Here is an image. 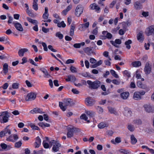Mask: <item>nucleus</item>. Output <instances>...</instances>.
<instances>
[{"instance_id":"35","label":"nucleus","mask_w":154,"mask_h":154,"mask_svg":"<svg viewBox=\"0 0 154 154\" xmlns=\"http://www.w3.org/2000/svg\"><path fill=\"white\" fill-rule=\"evenodd\" d=\"M8 126H7L3 130L5 135L7 134L10 135L11 134V131L8 128Z\"/></svg>"},{"instance_id":"21","label":"nucleus","mask_w":154,"mask_h":154,"mask_svg":"<svg viewBox=\"0 0 154 154\" xmlns=\"http://www.w3.org/2000/svg\"><path fill=\"white\" fill-rule=\"evenodd\" d=\"M129 93L128 92H123L121 94V97L123 99H126L128 97Z\"/></svg>"},{"instance_id":"41","label":"nucleus","mask_w":154,"mask_h":154,"mask_svg":"<svg viewBox=\"0 0 154 154\" xmlns=\"http://www.w3.org/2000/svg\"><path fill=\"white\" fill-rule=\"evenodd\" d=\"M133 123L134 124H137V125H140L142 123V122L139 119H136L133 121Z\"/></svg>"},{"instance_id":"13","label":"nucleus","mask_w":154,"mask_h":154,"mask_svg":"<svg viewBox=\"0 0 154 154\" xmlns=\"http://www.w3.org/2000/svg\"><path fill=\"white\" fill-rule=\"evenodd\" d=\"M93 47H86L84 49V51L88 55L90 56L92 54L94 53Z\"/></svg>"},{"instance_id":"34","label":"nucleus","mask_w":154,"mask_h":154,"mask_svg":"<svg viewBox=\"0 0 154 154\" xmlns=\"http://www.w3.org/2000/svg\"><path fill=\"white\" fill-rule=\"evenodd\" d=\"M137 85L139 87L143 89H145L146 87L144 85H143L141 82L140 81H138L137 83Z\"/></svg>"},{"instance_id":"47","label":"nucleus","mask_w":154,"mask_h":154,"mask_svg":"<svg viewBox=\"0 0 154 154\" xmlns=\"http://www.w3.org/2000/svg\"><path fill=\"white\" fill-rule=\"evenodd\" d=\"M70 70L72 72L76 73L77 72V68L73 66L70 67Z\"/></svg>"},{"instance_id":"44","label":"nucleus","mask_w":154,"mask_h":154,"mask_svg":"<svg viewBox=\"0 0 154 154\" xmlns=\"http://www.w3.org/2000/svg\"><path fill=\"white\" fill-rule=\"evenodd\" d=\"M37 2L33 1V8L35 11H37L38 9V6L37 4Z\"/></svg>"},{"instance_id":"7","label":"nucleus","mask_w":154,"mask_h":154,"mask_svg":"<svg viewBox=\"0 0 154 154\" xmlns=\"http://www.w3.org/2000/svg\"><path fill=\"white\" fill-rule=\"evenodd\" d=\"M36 94L34 93H29L26 97L25 100L26 101H31L34 100L36 97Z\"/></svg>"},{"instance_id":"22","label":"nucleus","mask_w":154,"mask_h":154,"mask_svg":"<svg viewBox=\"0 0 154 154\" xmlns=\"http://www.w3.org/2000/svg\"><path fill=\"white\" fill-rule=\"evenodd\" d=\"M143 32L140 31L137 35V39L139 41H143Z\"/></svg>"},{"instance_id":"15","label":"nucleus","mask_w":154,"mask_h":154,"mask_svg":"<svg viewBox=\"0 0 154 154\" xmlns=\"http://www.w3.org/2000/svg\"><path fill=\"white\" fill-rule=\"evenodd\" d=\"M13 23L14 24V26L16 29L21 32L23 31V29L21 25L19 23H15L13 22Z\"/></svg>"},{"instance_id":"27","label":"nucleus","mask_w":154,"mask_h":154,"mask_svg":"<svg viewBox=\"0 0 154 154\" xmlns=\"http://www.w3.org/2000/svg\"><path fill=\"white\" fill-rule=\"evenodd\" d=\"M121 138L120 137H117L116 138L115 140L113 139L111 140V142L113 144L118 143L121 142Z\"/></svg>"},{"instance_id":"32","label":"nucleus","mask_w":154,"mask_h":154,"mask_svg":"<svg viewBox=\"0 0 154 154\" xmlns=\"http://www.w3.org/2000/svg\"><path fill=\"white\" fill-rule=\"evenodd\" d=\"M131 64L134 67H137L141 66V63L139 61H136L132 63Z\"/></svg>"},{"instance_id":"26","label":"nucleus","mask_w":154,"mask_h":154,"mask_svg":"<svg viewBox=\"0 0 154 154\" xmlns=\"http://www.w3.org/2000/svg\"><path fill=\"white\" fill-rule=\"evenodd\" d=\"M130 139L131 143L132 144L134 145L136 143L137 140L133 134H132L130 136Z\"/></svg>"},{"instance_id":"60","label":"nucleus","mask_w":154,"mask_h":154,"mask_svg":"<svg viewBox=\"0 0 154 154\" xmlns=\"http://www.w3.org/2000/svg\"><path fill=\"white\" fill-rule=\"evenodd\" d=\"M136 76L137 79H140L141 78V76L140 74L139 73L138 71H137L136 72Z\"/></svg>"},{"instance_id":"63","label":"nucleus","mask_w":154,"mask_h":154,"mask_svg":"<svg viewBox=\"0 0 154 154\" xmlns=\"http://www.w3.org/2000/svg\"><path fill=\"white\" fill-rule=\"evenodd\" d=\"M1 146L2 148L4 149H6L7 147V145L6 144L4 143H1Z\"/></svg>"},{"instance_id":"57","label":"nucleus","mask_w":154,"mask_h":154,"mask_svg":"<svg viewBox=\"0 0 154 154\" xmlns=\"http://www.w3.org/2000/svg\"><path fill=\"white\" fill-rule=\"evenodd\" d=\"M9 18V20L8 21V23H12V21L13 20V18L12 17L8 15V16Z\"/></svg>"},{"instance_id":"16","label":"nucleus","mask_w":154,"mask_h":154,"mask_svg":"<svg viewBox=\"0 0 154 154\" xmlns=\"http://www.w3.org/2000/svg\"><path fill=\"white\" fill-rule=\"evenodd\" d=\"M30 112L32 114L37 113H40L42 114L44 113V112H42V111L41 109L38 108H36L33 109L32 110L30 111Z\"/></svg>"},{"instance_id":"53","label":"nucleus","mask_w":154,"mask_h":154,"mask_svg":"<svg viewBox=\"0 0 154 154\" xmlns=\"http://www.w3.org/2000/svg\"><path fill=\"white\" fill-rule=\"evenodd\" d=\"M13 137V135H10L9 137L7 138L6 139L7 140L11 141L13 142H14L15 140H13V139L12 138Z\"/></svg>"},{"instance_id":"50","label":"nucleus","mask_w":154,"mask_h":154,"mask_svg":"<svg viewBox=\"0 0 154 154\" xmlns=\"http://www.w3.org/2000/svg\"><path fill=\"white\" fill-rule=\"evenodd\" d=\"M30 126L33 129L38 130H40L39 128L38 127L35 126L33 124H31L30 125Z\"/></svg>"},{"instance_id":"55","label":"nucleus","mask_w":154,"mask_h":154,"mask_svg":"<svg viewBox=\"0 0 154 154\" xmlns=\"http://www.w3.org/2000/svg\"><path fill=\"white\" fill-rule=\"evenodd\" d=\"M112 82L114 84L119 85L120 84V82L116 79H113L112 80Z\"/></svg>"},{"instance_id":"58","label":"nucleus","mask_w":154,"mask_h":154,"mask_svg":"<svg viewBox=\"0 0 154 154\" xmlns=\"http://www.w3.org/2000/svg\"><path fill=\"white\" fill-rule=\"evenodd\" d=\"M48 48L49 49L53 52H56L57 51L53 48V46L51 45H49L48 46Z\"/></svg>"},{"instance_id":"31","label":"nucleus","mask_w":154,"mask_h":154,"mask_svg":"<svg viewBox=\"0 0 154 154\" xmlns=\"http://www.w3.org/2000/svg\"><path fill=\"white\" fill-rule=\"evenodd\" d=\"M40 70L44 74V77H48V76H50L48 72L46 69L44 68H41Z\"/></svg>"},{"instance_id":"4","label":"nucleus","mask_w":154,"mask_h":154,"mask_svg":"<svg viewBox=\"0 0 154 154\" xmlns=\"http://www.w3.org/2000/svg\"><path fill=\"white\" fill-rule=\"evenodd\" d=\"M67 135L68 138H71L72 137L74 132H79L80 131V130L79 129L74 127H68L67 128Z\"/></svg>"},{"instance_id":"18","label":"nucleus","mask_w":154,"mask_h":154,"mask_svg":"<svg viewBox=\"0 0 154 154\" xmlns=\"http://www.w3.org/2000/svg\"><path fill=\"white\" fill-rule=\"evenodd\" d=\"M67 78L66 79L67 82H74L76 80V78L73 75H70L67 76Z\"/></svg>"},{"instance_id":"43","label":"nucleus","mask_w":154,"mask_h":154,"mask_svg":"<svg viewBox=\"0 0 154 154\" xmlns=\"http://www.w3.org/2000/svg\"><path fill=\"white\" fill-rule=\"evenodd\" d=\"M110 72L111 74L114 77L116 78H118L119 77V76L117 74L115 71L113 70H111L110 71Z\"/></svg>"},{"instance_id":"23","label":"nucleus","mask_w":154,"mask_h":154,"mask_svg":"<svg viewBox=\"0 0 154 154\" xmlns=\"http://www.w3.org/2000/svg\"><path fill=\"white\" fill-rule=\"evenodd\" d=\"M133 98L136 100H138L141 99V97L140 96L138 92H136L134 93Z\"/></svg>"},{"instance_id":"12","label":"nucleus","mask_w":154,"mask_h":154,"mask_svg":"<svg viewBox=\"0 0 154 154\" xmlns=\"http://www.w3.org/2000/svg\"><path fill=\"white\" fill-rule=\"evenodd\" d=\"M134 8L135 10H140L143 8L142 4L140 1L134 2Z\"/></svg>"},{"instance_id":"52","label":"nucleus","mask_w":154,"mask_h":154,"mask_svg":"<svg viewBox=\"0 0 154 154\" xmlns=\"http://www.w3.org/2000/svg\"><path fill=\"white\" fill-rule=\"evenodd\" d=\"M19 84L17 83H14L12 84V88L13 89H17L19 88Z\"/></svg>"},{"instance_id":"10","label":"nucleus","mask_w":154,"mask_h":154,"mask_svg":"<svg viewBox=\"0 0 154 154\" xmlns=\"http://www.w3.org/2000/svg\"><path fill=\"white\" fill-rule=\"evenodd\" d=\"M95 102V100L90 97L86 98L85 100L86 104L89 106H92L94 104Z\"/></svg>"},{"instance_id":"14","label":"nucleus","mask_w":154,"mask_h":154,"mask_svg":"<svg viewBox=\"0 0 154 154\" xmlns=\"http://www.w3.org/2000/svg\"><path fill=\"white\" fill-rule=\"evenodd\" d=\"M90 7L92 10H95V11L99 13L100 12V8L95 3H93L90 5Z\"/></svg>"},{"instance_id":"54","label":"nucleus","mask_w":154,"mask_h":154,"mask_svg":"<svg viewBox=\"0 0 154 154\" xmlns=\"http://www.w3.org/2000/svg\"><path fill=\"white\" fill-rule=\"evenodd\" d=\"M42 45L43 47L44 50L45 51H47L48 49L46 44L45 42H42Z\"/></svg>"},{"instance_id":"20","label":"nucleus","mask_w":154,"mask_h":154,"mask_svg":"<svg viewBox=\"0 0 154 154\" xmlns=\"http://www.w3.org/2000/svg\"><path fill=\"white\" fill-rule=\"evenodd\" d=\"M132 112L131 110L128 108H126L124 112V114L125 116L129 117L131 116Z\"/></svg>"},{"instance_id":"39","label":"nucleus","mask_w":154,"mask_h":154,"mask_svg":"<svg viewBox=\"0 0 154 154\" xmlns=\"http://www.w3.org/2000/svg\"><path fill=\"white\" fill-rule=\"evenodd\" d=\"M127 128L128 130L131 132H133L135 129L134 125L131 124H129L127 126Z\"/></svg>"},{"instance_id":"40","label":"nucleus","mask_w":154,"mask_h":154,"mask_svg":"<svg viewBox=\"0 0 154 154\" xmlns=\"http://www.w3.org/2000/svg\"><path fill=\"white\" fill-rule=\"evenodd\" d=\"M8 65L6 63H5L3 65V71L5 74L7 73L8 72Z\"/></svg>"},{"instance_id":"1","label":"nucleus","mask_w":154,"mask_h":154,"mask_svg":"<svg viewBox=\"0 0 154 154\" xmlns=\"http://www.w3.org/2000/svg\"><path fill=\"white\" fill-rule=\"evenodd\" d=\"M74 104L70 98L65 99L63 100V102H59V106L63 111H65L66 110L67 106H71Z\"/></svg>"},{"instance_id":"37","label":"nucleus","mask_w":154,"mask_h":154,"mask_svg":"<svg viewBox=\"0 0 154 154\" xmlns=\"http://www.w3.org/2000/svg\"><path fill=\"white\" fill-rule=\"evenodd\" d=\"M28 20L30 23H32V24L35 25L37 24L38 23L37 21L36 20H33L30 18L27 17V18Z\"/></svg>"},{"instance_id":"36","label":"nucleus","mask_w":154,"mask_h":154,"mask_svg":"<svg viewBox=\"0 0 154 154\" xmlns=\"http://www.w3.org/2000/svg\"><path fill=\"white\" fill-rule=\"evenodd\" d=\"M132 41L130 40H128V41L125 42V44L126 45V48L129 49L131 48V46L130 45Z\"/></svg>"},{"instance_id":"42","label":"nucleus","mask_w":154,"mask_h":154,"mask_svg":"<svg viewBox=\"0 0 154 154\" xmlns=\"http://www.w3.org/2000/svg\"><path fill=\"white\" fill-rule=\"evenodd\" d=\"M80 118L81 119H84L85 121H87L88 123H89L90 122V120H87L88 118L86 116V115L85 114L82 115L81 116Z\"/></svg>"},{"instance_id":"29","label":"nucleus","mask_w":154,"mask_h":154,"mask_svg":"<svg viewBox=\"0 0 154 154\" xmlns=\"http://www.w3.org/2000/svg\"><path fill=\"white\" fill-rule=\"evenodd\" d=\"M85 112L89 116L91 117H94V116L95 114V112L92 111H86Z\"/></svg>"},{"instance_id":"19","label":"nucleus","mask_w":154,"mask_h":154,"mask_svg":"<svg viewBox=\"0 0 154 154\" xmlns=\"http://www.w3.org/2000/svg\"><path fill=\"white\" fill-rule=\"evenodd\" d=\"M28 51V49L27 48H22L19 50L18 53L20 57H23L24 56V53Z\"/></svg>"},{"instance_id":"9","label":"nucleus","mask_w":154,"mask_h":154,"mask_svg":"<svg viewBox=\"0 0 154 154\" xmlns=\"http://www.w3.org/2000/svg\"><path fill=\"white\" fill-rule=\"evenodd\" d=\"M152 65L149 63V62L146 63L144 69V72L146 74H149L151 72L152 70Z\"/></svg>"},{"instance_id":"48","label":"nucleus","mask_w":154,"mask_h":154,"mask_svg":"<svg viewBox=\"0 0 154 154\" xmlns=\"http://www.w3.org/2000/svg\"><path fill=\"white\" fill-rule=\"evenodd\" d=\"M22 143L21 141L16 142L14 146L16 148H19L21 146Z\"/></svg>"},{"instance_id":"64","label":"nucleus","mask_w":154,"mask_h":154,"mask_svg":"<svg viewBox=\"0 0 154 154\" xmlns=\"http://www.w3.org/2000/svg\"><path fill=\"white\" fill-rule=\"evenodd\" d=\"M72 91L74 94H78L79 93V92L76 89L73 88L72 90Z\"/></svg>"},{"instance_id":"62","label":"nucleus","mask_w":154,"mask_h":154,"mask_svg":"<svg viewBox=\"0 0 154 154\" xmlns=\"http://www.w3.org/2000/svg\"><path fill=\"white\" fill-rule=\"evenodd\" d=\"M74 62V60H73L70 59L67 60L66 62V63L67 64H69L70 63H73Z\"/></svg>"},{"instance_id":"46","label":"nucleus","mask_w":154,"mask_h":154,"mask_svg":"<svg viewBox=\"0 0 154 154\" xmlns=\"http://www.w3.org/2000/svg\"><path fill=\"white\" fill-rule=\"evenodd\" d=\"M56 37H58L60 39H62L63 37V35L60 32H57L56 34Z\"/></svg>"},{"instance_id":"61","label":"nucleus","mask_w":154,"mask_h":154,"mask_svg":"<svg viewBox=\"0 0 154 154\" xmlns=\"http://www.w3.org/2000/svg\"><path fill=\"white\" fill-rule=\"evenodd\" d=\"M112 34L108 32L107 33L106 35H105V37L106 38L108 39H111L112 38Z\"/></svg>"},{"instance_id":"25","label":"nucleus","mask_w":154,"mask_h":154,"mask_svg":"<svg viewBox=\"0 0 154 154\" xmlns=\"http://www.w3.org/2000/svg\"><path fill=\"white\" fill-rule=\"evenodd\" d=\"M48 8L47 7H45V13L42 16L43 18L45 20L47 19L48 18L49 14L48 13Z\"/></svg>"},{"instance_id":"8","label":"nucleus","mask_w":154,"mask_h":154,"mask_svg":"<svg viewBox=\"0 0 154 154\" xmlns=\"http://www.w3.org/2000/svg\"><path fill=\"white\" fill-rule=\"evenodd\" d=\"M145 33L147 35H154V25H151L146 29Z\"/></svg>"},{"instance_id":"30","label":"nucleus","mask_w":154,"mask_h":154,"mask_svg":"<svg viewBox=\"0 0 154 154\" xmlns=\"http://www.w3.org/2000/svg\"><path fill=\"white\" fill-rule=\"evenodd\" d=\"M85 45V43L84 42H82L79 43H75L74 44L73 47L75 48H80L81 45L84 46Z\"/></svg>"},{"instance_id":"51","label":"nucleus","mask_w":154,"mask_h":154,"mask_svg":"<svg viewBox=\"0 0 154 154\" xmlns=\"http://www.w3.org/2000/svg\"><path fill=\"white\" fill-rule=\"evenodd\" d=\"M124 75H126L128 78L131 77L130 73L128 71L125 70L123 72Z\"/></svg>"},{"instance_id":"28","label":"nucleus","mask_w":154,"mask_h":154,"mask_svg":"<svg viewBox=\"0 0 154 154\" xmlns=\"http://www.w3.org/2000/svg\"><path fill=\"white\" fill-rule=\"evenodd\" d=\"M75 28V26L74 24H72L71 26L70 31L69 32V35L72 36L74 35V31Z\"/></svg>"},{"instance_id":"17","label":"nucleus","mask_w":154,"mask_h":154,"mask_svg":"<svg viewBox=\"0 0 154 154\" xmlns=\"http://www.w3.org/2000/svg\"><path fill=\"white\" fill-rule=\"evenodd\" d=\"M110 42L115 47L118 48L119 46L117 45V44H120L121 43V41L120 39H116L115 42L113 41H110Z\"/></svg>"},{"instance_id":"38","label":"nucleus","mask_w":154,"mask_h":154,"mask_svg":"<svg viewBox=\"0 0 154 154\" xmlns=\"http://www.w3.org/2000/svg\"><path fill=\"white\" fill-rule=\"evenodd\" d=\"M109 111L111 113L114 114L115 115H117V112L116 111L115 109L109 107L108 108Z\"/></svg>"},{"instance_id":"49","label":"nucleus","mask_w":154,"mask_h":154,"mask_svg":"<svg viewBox=\"0 0 154 154\" xmlns=\"http://www.w3.org/2000/svg\"><path fill=\"white\" fill-rule=\"evenodd\" d=\"M89 25V23L88 22L85 24H81V26L82 28H87L88 27Z\"/></svg>"},{"instance_id":"3","label":"nucleus","mask_w":154,"mask_h":154,"mask_svg":"<svg viewBox=\"0 0 154 154\" xmlns=\"http://www.w3.org/2000/svg\"><path fill=\"white\" fill-rule=\"evenodd\" d=\"M87 83L89 85V88L91 89L98 88L100 86L101 84L100 82L98 80L93 82H92L90 80H88L87 81Z\"/></svg>"},{"instance_id":"11","label":"nucleus","mask_w":154,"mask_h":154,"mask_svg":"<svg viewBox=\"0 0 154 154\" xmlns=\"http://www.w3.org/2000/svg\"><path fill=\"white\" fill-rule=\"evenodd\" d=\"M144 107L146 111L148 112H154V107L150 105H145Z\"/></svg>"},{"instance_id":"56","label":"nucleus","mask_w":154,"mask_h":154,"mask_svg":"<svg viewBox=\"0 0 154 154\" xmlns=\"http://www.w3.org/2000/svg\"><path fill=\"white\" fill-rule=\"evenodd\" d=\"M42 143L45 148L47 149L49 148V144L46 143L45 140L43 141Z\"/></svg>"},{"instance_id":"5","label":"nucleus","mask_w":154,"mask_h":154,"mask_svg":"<svg viewBox=\"0 0 154 154\" xmlns=\"http://www.w3.org/2000/svg\"><path fill=\"white\" fill-rule=\"evenodd\" d=\"M50 143L53 145L52 150L54 152H57L59 150L61 145L58 141L52 140L50 142Z\"/></svg>"},{"instance_id":"2","label":"nucleus","mask_w":154,"mask_h":154,"mask_svg":"<svg viewBox=\"0 0 154 154\" xmlns=\"http://www.w3.org/2000/svg\"><path fill=\"white\" fill-rule=\"evenodd\" d=\"M9 116L7 111L0 112V122L1 123H5L8 121Z\"/></svg>"},{"instance_id":"45","label":"nucleus","mask_w":154,"mask_h":154,"mask_svg":"<svg viewBox=\"0 0 154 154\" xmlns=\"http://www.w3.org/2000/svg\"><path fill=\"white\" fill-rule=\"evenodd\" d=\"M66 26V24L64 23L63 21H62L60 23H58L57 26L59 27H62L64 28Z\"/></svg>"},{"instance_id":"24","label":"nucleus","mask_w":154,"mask_h":154,"mask_svg":"<svg viewBox=\"0 0 154 154\" xmlns=\"http://www.w3.org/2000/svg\"><path fill=\"white\" fill-rule=\"evenodd\" d=\"M119 151L122 154H130L131 153V151L129 150L125 149H121L119 150Z\"/></svg>"},{"instance_id":"33","label":"nucleus","mask_w":154,"mask_h":154,"mask_svg":"<svg viewBox=\"0 0 154 154\" xmlns=\"http://www.w3.org/2000/svg\"><path fill=\"white\" fill-rule=\"evenodd\" d=\"M108 125L106 123L103 122H101L98 125V128H103L105 127H107Z\"/></svg>"},{"instance_id":"59","label":"nucleus","mask_w":154,"mask_h":154,"mask_svg":"<svg viewBox=\"0 0 154 154\" xmlns=\"http://www.w3.org/2000/svg\"><path fill=\"white\" fill-rule=\"evenodd\" d=\"M26 12L29 16L31 17H32L34 16V14L33 13H32L31 11L29 10V9L26 10Z\"/></svg>"},{"instance_id":"6","label":"nucleus","mask_w":154,"mask_h":154,"mask_svg":"<svg viewBox=\"0 0 154 154\" xmlns=\"http://www.w3.org/2000/svg\"><path fill=\"white\" fill-rule=\"evenodd\" d=\"M83 10V8L82 6L79 5L77 6L75 11V15L78 17H79L81 14H82Z\"/></svg>"}]
</instances>
